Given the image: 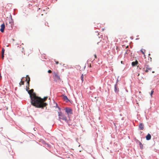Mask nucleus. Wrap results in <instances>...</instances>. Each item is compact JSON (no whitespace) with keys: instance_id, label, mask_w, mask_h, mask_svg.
Instances as JSON below:
<instances>
[{"instance_id":"1","label":"nucleus","mask_w":159,"mask_h":159,"mask_svg":"<svg viewBox=\"0 0 159 159\" xmlns=\"http://www.w3.org/2000/svg\"><path fill=\"white\" fill-rule=\"evenodd\" d=\"M48 98V97L46 96L43 98H41L37 96L36 95H33L30 98L31 104L36 107L43 109L48 105L45 102Z\"/></svg>"},{"instance_id":"2","label":"nucleus","mask_w":159,"mask_h":159,"mask_svg":"<svg viewBox=\"0 0 159 159\" xmlns=\"http://www.w3.org/2000/svg\"><path fill=\"white\" fill-rule=\"evenodd\" d=\"M13 23V22L12 21L11 17V19L7 20L6 22V27H8L9 29H12Z\"/></svg>"},{"instance_id":"3","label":"nucleus","mask_w":159,"mask_h":159,"mask_svg":"<svg viewBox=\"0 0 159 159\" xmlns=\"http://www.w3.org/2000/svg\"><path fill=\"white\" fill-rule=\"evenodd\" d=\"M58 114L59 118L60 120L61 119L65 121H67V117L65 116L64 114H63L61 112H58Z\"/></svg>"},{"instance_id":"4","label":"nucleus","mask_w":159,"mask_h":159,"mask_svg":"<svg viewBox=\"0 0 159 159\" xmlns=\"http://www.w3.org/2000/svg\"><path fill=\"white\" fill-rule=\"evenodd\" d=\"M54 74L53 78L54 79V80L56 82L60 81L61 78L58 74L57 73L54 72Z\"/></svg>"},{"instance_id":"5","label":"nucleus","mask_w":159,"mask_h":159,"mask_svg":"<svg viewBox=\"0 0 159 159\" xmlns=\"http://www.w3.org/2000/svg\"><path fill=\"white\" fill-rule=\"evenodd\" d=\"M29 87L26 86V90L28 91V93L30 95V98H31V97L33 95H36V94L35 93H33L34 91V89H31L30 90H29Z\"/></svg>"},{"instance_id":"6","label":"nucleus","mask_w":159,"mask_h":159,"mask_svg":"<svg viewBox=\"0 0 159 159\" xmlns=\"http://www.w3.org/2000/svg\"><path fill=\"white\" fill-rule=\"evenodd\" d=\"M65 110L68 116L70 114H73L72 110L70 108L66 107L65 108Z\"/></svg>"},{"instance_id":"7","label":"nucleus","mask_w":159,"mask_h":159,"mask_svg":"<svg viewBox=\"0 0 159 159\" xmlns=\"http://www.w3.org/2000/svg\"><path fill=\"white\" fill-rule=\"evenodd\" d=\"M152 68L150 67L148 65H147L146 67V70H145V72L146 73H148L149 71H151L152 70Z\"/></svg>"},{"instance_id":"8","label":"nucleus","mask_w":159,"mask_h":159,"mask_svg":"<svg viewBox=\"0 0 159 159\" xmlns=\"http://www.w3.org/2000/svg\"><path fill=\"white\" fill-rule=\"evenodd\" d=\"M1 29H0V31L2 32H3L4 31V30L5 28V25L4 23H3L2 24L1 26Z\"/></svg>"},{"instance_id":"9","label":"nucleus","mask_w":159,"mask_h":159,"mask_svg":"<svg viewBox=\"0 0 159 159\" xmlns=\"http://www.w3.org/2000/svg\"><path fill=\"white\" fill-rule=\"evenodd\" d=\"M139 127L140 130H143L144 129V125L143 123H140L139 126Z\"/></svg>"},{"instance_id":"10","label":"nucleus","mask_w":159,"mask_h":159,"mask_svg":"<svg viewBox=\"0 0 159 159\" xmlns=\"http://www.w3.org/2000/svg\"><path fill=\"white\" fill-rule=\"evenodd\" d=\"M26 77H27V78L26 79V80H28V81L27 82V83L28 84V86L29 87L30 82V77L27 75L26 76Z\"/></svg>"},{"instance_id":"11","label":"nucleus","mask_w":159,"mask_h":159,"mask_svg":"<svg viewBox=\"0 0 159 159\" xmlns=\"http://www.w3.org/2000/svg\"><path fill=\"white\" fill-rule=\"evenodd\" d=\"M146 139L147 140H149L151 139V136L150 134H148V135L146 136Z\"/></svg>"},{"instance_id":"12","label":"nucleus","mask_w":159,"mask_h":159,"mask_svg":"<svg viewBox=\"0 0 159 159\" xmlns=\"http://www.w3.org/2000/svg\"><path fill=\"white\" fill-rule=\"evenodd\" d=\"M138 63V62L137 61H133L132 62V65L133 66H134L137 65Z\"/></svg>"},{"instance_id":"13","label":"nucleus","mask_w":159,"mask_h":159,"mask_svg":"<svg viewBox=\"0 0 159 159\" xmlns=\"http://www.w3.org/2000/svg\"><path fill=\"white\" fill-rule=\"evenodd\" d=\"M115 91L116 92H117L119 91L118 89L117 88V85H115Z\"/></svg>"},{"instance_id":"14","label":"nucleus","mask_w":159,"mask_h":159,"mask_svg":"<svg viewBox=\"0 0 159 159\" xmlns=\"http://www.w3.org/2000/svg\"><path fill=\"white\" fill-rule=\"evenodd\" d=\"M63 99L66 102L69 101V100L66 96H63Z\"/></svg>"},{"instance_id":"15","label":"nucleus","mask_w":159,"mask_h":159,"mask_svg":"<svg viewBox=\"0 0 159 159\" xmlns=\"http://www.w3.org/2000/svg\"><path fill=\"white\" fill-rule=\"evenodd\" d=\"M139 147L141 149H142L143 148V145L140 142H139Z\"/></svg>"},{"instance_id":"16","label":"nucleus","mask_w":159,"mask_h":159,"mask_svg":"<svg viewBox=\"0 0 159 159\" xmlns=\"http://www.w3.org/2000/svg\"><path fill=\"white\" fill-rule=\"evenodd\" d=\"M140 51L143 54L145 55V50L142 49L140 50Z\"/></svg>"},{"instance_id":"17","label":"nucleus","mask_w":159,"mask_h":159,"mask_svg":"<svg viewBox=\"0 0 159 159\" xmlns=\"http://www.w3.org/2000/svg\"><path fill=\"white\" fill-rule=\"evenodd\" d=\"M22 79H21V81L20 82V83H19V84L20 86H21V85H23L24 84V81H22Z\"/></svg>"},{"instance_id":"18","label":"nucleus","mask_w":159,"mask_h":159,"mask_svg":"<svg viewBox=\"0 0 159 159\" xmlns=\"http://www.w3.org/2000/svg\"><path fill=\"white\" fill-rule=\"evenodd\" d=\"M5 50L4 48H2V54H4V52Z\"/></svg>"},{"instance_id":"19","label":"nucleus","mask_w":159,"mask_h":159,"mask_svg":"<svg viewBox=\"0 0 159 159\" xmlns=\"http://www.w3.org/2000/svg\"><path fill=\"white\" fill-rule=\"evenodd\" d=\"M153 93H154V91H153V90H152L151 91V93L150 94L151 96L152 97V95L153 94Z\"/></svg>"},{"instance_id":"20","label":"nucleus","mask_w":159,"mask_h":159,"mask_svg":"<svg viewBox=\"0 0 159 159\" xmlns=\"http://www.w3.org/2000/svg\"><path fill=\"white\" fill-rule=\"evenodd\" d=\"M56 107L59 109V111H60V108L58 106V105H57V103L56 104Z\"/></svg>"},{"instance_id":"21","label":"nucleus","mask_w":159,"mask_h":159,"mask_svg":"<svg viewBox=\"0 0 159 159\" xmlns=\"http://www.w3.org/2000/svg\"><path fill=\"white\" fill-rule=\"evenodd\" d=\"M52 72V71L50 70H49L48 71V72L49 73H51Z\"/></svg>"},{"instance_id":"22","label":"nucleus","mask_w":159,"mask_h":159,"mask_svg":"<svg viewBox=\"0 0 159 159\" xmlns=\"http://www.w3.org/2000/svg\"><path fill=\"white\" fill-rule=\"evenodd\" d=\"M102 43V42L100 41V42H98L97 43H98V44H99V43H101L102 45H103V44Z\"/></svg>"},{"instance_id":"23","label":"nucleus","mask_w":159,"mask_h":159,"mask_svg":"<svg viewBox=\"0 0 159 159\" xmlns=\"http://www.w3.org/2000/svg\"><path fill=\"white\" fill-rule=\"evenodd\" d=\"M83 75H82L81 76V80H82V81H83Z\"/></svg>"},{"instance_id":"24","label":"nucleus","mask_w":159,"mask_h":159,"mask_svg":"<svg viewBox=\"0 0 159 159\" xmlns=\"http://www.w3.org/2000/svg\"><path fill=\"white\" fill-rule=\"evenodd\" d=\"M55 62L56 64H58L59 63V62L57 61H55Z\"/></svg>"},{"instance_id":"25","label":"nucleus","mask_w":159,"mask_h":159,"mask_svg":"<svg viewBox=\"0 0 159 159\" xmlns=\"http://www.w3.org/2000/svg\"><path fill=\"white\" fill-rule=\"evenodd\" d=\"M2 59H3L4 58V54H2Z\"/></svg>"},{"instance_id":"26","label":"nucleus","mask_w":159,"mask_h":159,"mask_svg":"<svg viewBox=\"0 0 159 159\" xmlns=\"http://www.w3.org/2000/svg\"><path fill=\"white\" fill-rule=\"evenodd\" d=\"M94 57H95V58H97V56H96V54L94 55Z\"/></svg>"},{"instance_id":"27","label":"nucleus","mask_w":159,"mask_h":159,"mask_svg":"<svg viewBox=\"0 0 159 159\" xmlns=\"http://www.w3.org/2000/svg\"><path fill=\"white\" fill-rule=\"evenodd\" d=\"M89 67H91V64H90Z\"/></svg>"},{"instance_id":"28","label":"nucleus","mask_w":159,"mask_h":159,"mask_svg":"<svg viewBox=\"0 0 159 159\" xmlns=\"http://www.w3.org/2000/svg\"><path fill=\"white\" fill-rule=\"evenodd\" d=\"M139 73L138 75V76H139Z\"/></svg>"},{"instance_id":"29","label":"nucleus","mask_w":159,"mask_h":159,"mask_svg":"<svg viewBox=\"0 0 159 159\" xmlns=\"http://www.w3.org/2000/svg\"><path fill=\"white\" fill-rule=\"evenodd\" d=\"M154 72H154V71H152V73H154Z\"/></svg>"},{"instance_id":"30","label":"nucleus","mask_w":159,"mask_h":159,"mask_svg":"<svg viewBox=\"0 0 159 159\" xmlns=\"http://www.w3.org/2000/svg\"><path fill=\"white\" fill-rule=\"evenodd\" d=\"M122 63V61H121V63Z\"/></svg>"}]
</instances>
